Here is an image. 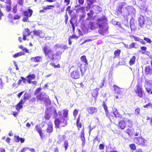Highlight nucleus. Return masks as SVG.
<instances>
[{"label": "nucleus", "instance_id": "obj_1", "mask_svg": "<svg viewBox=\"0 0 152 152\" xmlns=\"http://www.w3.org/2000/svg\"><path fill=\"white\" fill-rule=\"evenodd\" d=\"M62 113L61 111H59L57 113L55 110L56 119L54 120V124L56 128H59L60 127H64L67 124V121L65 118L68 116V110H63Z\"/></svg>", "mask_w": 152, "mask_h": 152}, {"label": "nucleus", "instance_id": "obj_2", "mask_svg": "<svg viewBox=\"0 0 152 152\" xmlns=\"http://www.w3.org/2000/svg\"><path fill=\"white\" fill-rule=\"evenodd\" d=\"M48 46L49 45H47V44H46L42 48L46 59L51 61L58 58L60 59L61 52H57L55 53L52 49L49 48Z\"/></svg>", "mask_w": 152, "mask_h": 152}, {"label": "nucleus", "instance_id": "obj_3", "mask_svg": "<svg viewBox=\"0 0 152 152\" xmlns=\"http://www.w3.org/2000/svg\"><path fill=\"white\" fill-rule=\"evenodd\" d=\"M134 92L136 95L140 98H142L145 95L143 90L142 84L138 82L136 85Z\"/></svg>", "mask_w": 152, "mask_h": 152}, {"label": "nucleus", "instance_id": "obj_4", "mask_svg": "<svg viewBox=\"0 0 152 152\" xmlns=\"http://www.w3.org/2000/svg\"><path fill=\"white\" fill-rule=\"evenodd\" d=\"M37 101H43L44 103L47 105L50 102L48 97L44 92L40 93L36 96Z\"/></svg>", "mask_w": 152, "mask_h": 152}, {"label": "nucleus", "instance_id": "obj_5", "mask_svg": "<svg viewBox=\"0 0 152 152\" xmlns=\"http://www.w3.org/2000/svg\"><path fill=\"white\" fill-rule=\"evenodd\" d=\"M106 115L107 117L109 118L110 121L112 123H115L117 121V118H118L119 119L122 118L121 115L119 114L117 115L113 113H111V114L109 113L107 115Z\"/></svg>", "mask_w": 152, "mask_h": 152}, {"label": "nucleus", "instance_id": "obj_6", "mask_svg": "<svg viewBox=\"0 0 152 152\" xmlns=\"http://www.w3.org/2000/svg\"><path fill=\"white\" fill-rule=\"evenodd\" d=\"M135 142L138 145L144 146L146 145L147 140L142 136L135 137L134 138Z\"/></svg>", "mask_w": 152, "mask_h": 152}, {"label": "nucleus", "instance_id": "obj_7", "mask_svg": "<svg viewBox=\"0 0 152 152\" xmlns=\"http://www.w3.org/2000/svg\"><path fill=\"white\" fill-rule=\"evenodd\" d=\"M33 12V10L30 9H28L27 10L24 11L23 14L24 17L22 19V21L24 22L28 21V18L31 16Z\"/></svg>", "mask_w": 152, "mask_h": 152}, {"label": "nucleus", "instance_id": "obj_8", "mask_svg": "<svg viewBox=\"0 0 152 152\" xmlns=\"http://www.w3.org/2000/svg\"><path fill=\"white\" fill-rule=\"evenodd\" d=\"M31 32L28 28H26L24 29L23 31V38H22L21 37H19V40L20 42H21L22 41V40L25 41L26 40V37H28L31 33Z\"/></svg>", "mask_w": 152, "mask_h": 152}, {"label": "nucleus", "instance_id": "obj_9", "mask_svg": "<svg viewBox=\"0 0 152 152\" xmlns=\"http://www.w3.org/2000/svg\"><path fill=\"white\" fill-rule=\"evenodd\" d=\"M79 67H78L77 69H75L72 72L70 73L71 77L74 79H77L79 78L80 76V72L78 70Z\"/></svg>", "mask_w": 152, "mask_h": 152}, {"label": "nucleus", "instance_id": "obj_10", "mask_svg": "<svg viewBox=\"0 0 152 152\" xmlns=\"http://www.w3.org/2000/svg\"><path fill=\"white\" fill-rule=\"evenodd\" d=\"M55 7V6L53 5H49L46 6H44L42 7L43 9L40 10V13H44L47 10H52Z\"/></svg>", "mask_w": 152, "mask_h": 152}, {"label": "nucleus", "instance_id": "obj_11", "mask_svg": "<svg viewBox=\"0 0 152 152\" xmlns=\"http://www.w3.org/2000/svg\"><path fill=\"white\" fill-rule=\"evenodd\" d=\"M12 0H6L5 2V8L6 11L7 12H9L12 9Z\"/></svg>", "mask_w": 152, "mask_h": 152}, {"label": "nucleus", "instance_id": "obj_12", "mask_svg": "<svg viewBox=\"0 0 152 152\" xmlns=\"http://www.w3.org/2000/svg\"><path fill=\"white\" fill-rule=\"evenodd\" d=\"M125 4L124 2H121L119 3L117 7L116 12L117 15L121 14L122 13V9L123 8Z\"/></svg>", "mask_w": 152, "mask_h": 152}, {"label": "nucleus", "instance_id": "obj_13", "mask_svg": "<svg viewBox=\"0 0 152 152\" xmlns=\"http://www.w3.org/2000/svg\"><path fill=\"white\" fill-rule=\"evenodd\" d=\"M33 34L34 36L38 37L40 38H43L45 36L44 33L41 30H34Z\"/></svg>", "mask_w": 152, "mask_h": 152}, {"label": "nucleus", "instance_id": "obj_14", "mask_svg": "<svg viewBox=\"0 0 152 152\" xmlns=\"http://www.w3.org/2000/svg\"><path fill=\"white\" fill-rule=\"evenodd\" d=\"M80 138L82 141V147H84L86 143V139L85 137L84 133V128L83 127L80 133Z\"/></svg>", "mask_w": 152, "mask_h": 152}, {"label": "nucleus", "instance_id": "obj_15", "mask_svg": "<svg viewBox=\"0 0 152 152\" xmlns=\"http://www.w3.org/2000/svg\"><path fill=\"white\" fill-rule=\"evenodd\" d=\"M31 97V95L27 92H25L22 97L20 101L24 104L27 100H29Z\"/></svg>", "mask_w": 152, "mask_h": 152}, {"label": "nucleus", "instance_id": "obj_16", "mask_svg": "<svg viewBox=\"0 0 152 152\" xmlns=\"http://www.w3.org/2000/svg\"><path fill=\"white\" fill-rule=\"evenodd\" d=\"M36 131L38 133L41 139L44 136V134L42 132V128L39 125H36L35 126Z\"/></svg>", "mask_w": 152, "mask_h": 152}, {"label": "nucleus", "instance_id": "obj_17", "mask_svg": "<svg viewBox=\"0 0 152 152\" xmlns=\"http://www.w3.org/2000/svg\"><path fill=\"white\" fill-rule=\"evenodd\" d=\"M117 126L118 129L121 130H124L126 127V124L124 121L121 120L119 121Z\"/></svg>", "mask_w": 152, "mask_h": 152}, {"label": "nucleus", "instance_id": "obj_18", "mask_svg": "<svg viewBox=\"0 0 152 152\" xmlns=\"http://www.w3.org/2000/svg\"><path fill=\"white\" fill-rule=\"evenodd\" d=\"M49 124L48 125V127L46 129V132L49 135L53 131V123L51 121H50Z\"/></svg>", "mask_w": 152, "mask_h": 152}, {"label": "nucleus", "instance_id": "obj_19", "mask_svg": "<svg viewBox=\"0 0 152 152\" xmlns=\"http://www.w3.org/2000/svg\"><path fill=\"white\" fill-rule=\"evenodd\" d=\"M139 25L141 27H142L145 25V19L144 17L140 15L138 19Z\"/></svg>", "mask_w": 152, "mask_h": 152}, {"label": "nucleus", "instance_id": "obj_20", "mask_svg": "<svg viewBox=\"0 0 152 152\" xmlns=\"http://www.w3.org/2000/svg\"><path fill=\"white\" fill-rule=\"evenodd\" d=\"M42 57L40 56H37L34 57H32L31 58V62L35 63H39L42 61Z\"/></svg>", "mask_w": 152, "mask_h": 152}, {"label": "nucleus", "instance_id": "obj_21", "mask_svg": "<svg viewBox=\"0 0 152 152\" xmlns=\"http://www.w3.org/2000/svg\"><path fill=\"white\" fill-rule=\"evenodd\" d=\"M99 88H96L93 89L91 92V95L92 97L94 98L95 101L97 100V97L99 94L98 93Z\"/></svg>", "mask_w": 152, "mask_h": 152}, {"label": "nucleus", "instance_id": "obj_22", "mask_svg": "<svg viewBox=\"0 0 152 152\" xmlns=\"http://www.w3.org/2000/svg\"><path fill=\"white\" fill-rule=\"evenodd\" d=\"M87 111L90 114H93L97 112V109L95 107H91L87 109Z\"/></svg>", "mask_w": 152, "mask_h": 152}, {"label": "nucleus", "instance_id": "obj_23", "mask_svg": "<svg viewBox=\"0 0 152 152\" xmlns=\"http://www.w3.org/2000/svg\"><path fill=\"white\" fill-rule=\"evenodd\" d=\"M36 77V75L34 74L28 75L26 76V78L27 79V80L28 83L29 84L31 83V80H34Z\"/></svg>", "mask_w": 152, "mask_h": 152}, {"label": "nucleus", "instance_id": "obj_24", "mask_svg": "<svg viewBox=\"0 0 152 152\" xmlns=\"http://www.w3.org/2000/svg\"><path fill=\"white\" fill-rule=\"evenodd\" d=\"M14 140L16 142L20 141L21 143H23L25 142V140L24 138L20 137L18 135H15L14 137Z\"/></svg>", "mask_w": 152, "mask_h": 152}, {"label": "nucleus", "instance_id": "obj_25", "mask_svg": "<svg viewBox=\"0 0 152 152\" xmlns=\"http://www.w3.org/2000/svg\"><path fill=\"white\" fill-rule=\"evenodd\" d=\"M80 115H79L76 121V125L78 131L80 130V129L81 128L82 126V123L80 122Z\"/></svg>", "mask_w": 152, "mask_h": 152}, {"label": "nucleus", "instance_id": "obj_26", "mask_svg": "<svg viewBox=\"0 0 152 152\" xmlns=\"http://www.w3.org/2000/svg\"><path fill=\"white\" fill-rule=\"evenodd\" d=\"M145 75H151L152 74V69L150 66H147L145 67Z\"/></svg>", "mask_w": 152, "mask_h": 152}, {"label": "nucleus", "instance_id": "obj_27", "mask_svg": "<svg viewBox=\"0 0 152 152\" xmlns=\"http://www.w3.org/2000/svg\"><path fill=\"white\" fill-rule=\"evenodd\" d=\"M126 133L130 137H131L134 134V130L133 129L128 128L126 131Z\"/></svg>", "mask_w": 152, "mask_h": 152}, {"label": "nucleus", "instance_id": "obj_28", "mask_svg": "<svg viewBox=\"0 0 152 152\" xmlns=\"http://www.w3.org/2000/svg\"><path fill=\"white\" fill-rule=\"evenodd\" d=\"M145 85L146 86L145 87V89L148 93H149L151 90V87L152 86V83H149L148 81H146Z\"/></svg>", "mask_w": 152, "mask_h": 152}, {"label": "nucleus", "instance_id": "obj_29", "mask_svg": "<svg viewBox=\"0 0 152 152\" xmlns=\"http://www.w3.org/2000/svg\"><path fill=\"white\" fill-rule=\"evenodd\" d=\"M94 12L92 10H90L89 13H87L88 17L87 20H91L93 18Z\"/></svg>", "mask_w": 152, "mask_h": 152}, {"label": "nucleus", "instance_id": "obj_30", "mask_svg": "<svg viewBox=\"0 0 152 152\" xmlns=\"http://www.w3.org/2000/svg\"><path fill=\"white\" fill-rule=\"evenodd\" d=\"M132 37L134 39L135 41L140 42L142 44L145 45V43L142 39H140L139 37L133 35L132 36Z\"/></svg>", "mask_w": 152, "mask_h": 152}, {"label": "nucleus", "instance_id": "obj_31", "mask_svg": "<svg viewBox=\"0 0 152 152\" xmlns=\"http://www.w3.org/2000/svg\"><path fill=\"white\" fill-rule=\"evenodd\" d=\"M23 104L24 103L20 101L19 103L16 105V110L19 112L20 109L23 107Z\"/></svg>", "mask_w": 152, "mask_h": 152}, {"label": "nucleus", "instance_id": "obj_32", "mask_svg": "<svg viewBox=\"0 0 152 152\" xmlns=\"http://www.w3.org/2000/svg\"><path fill=\"white\" fill-rule=\"evenodd\" d=\"M136 57L135 56H133L131 58L129 62L130 65H132L135 64L136 61Z\"/></svg>", "mask_w": 152, "mask_h": 152}, {"label": "nucleus", "instance_id": "obj_33", "mask_svg": "<svg viewBox=\"0 0 152 152\" xmlns=\"http://www.w3.org/2000/svg\"><path fill=\"white\" fill-rule=\"evenodd\" d=\"M80 60L82 62L85 63V66L88 64L87 60L85 56L83 55L80 58Z\"/></svg>", "mask_w": 152, "mask_h": 152}, {"label": "nucleus", "instance_id": "obj_34", "mask_svg": "<svg viewBox=\"0 0 152 152\" xmlns=\"http://www.w3.org/2000/svg\"><path fill=\"white\" fill-rule=\"evenodd\" d=\"M88 26L92 30L94 29L95 28L94 23L93 22H90L88 24Z\"/></svg>", "mask_w": 152, "mask_h": 152}, {"label": "nucleus", "instance_id": "obj_35", "mask_svg": "<svg viewBox=\"0 0 152 152\" xmlns=\"http://www.w3.org/2000/svg\"><path fill=\"white\" fill-rule=\"evenodd\" d=\"M107 31L106 29H104L103 28H101L98 30V32L102 35H104L106 34Z\"/></svg>", "mask_w": 152, "mask_h": 152}, {"label": "nucleus", "instance_id": "obj_36", "mask_svg": "<svg viewBox=\"0 0 152 152\" xmlns=\"http://www.w3.org/2000/svg\"><path fill=\"white\" fill-rule=\"evenodd\" d=\"M128 10L129 13H134L135 12V10L134 7L132 6L128 7Z\"/></svg>", "mask_w": 152, "mask_h": 152}, {"label": "nucleus", "instance_id": "obj_37", "mask_svg": "<svg viewBox=\"0 0 152 152\" xmlns=\"http://www.w3.org/2000/svg\"><path fill=\"white\" fill-rule=\"evenodd\" d=\"M75 19V18L74 17H72L70 20V23L71 24L72 26V31L73 33L74 32L75 29V27L74 25V23H73V21Z\"/></svg>", "mask_w": 152, "mask_h": 152}, {"label": "nucleus", "instance_id": "obj_38", "mask_svg": "<svg viewBox=\"0 0 152 152\" xmlns=\"http://www.w3.org/2000/svg\"><path fill=\"white\" fill-rule=\"evenodd\" d=\"M25 54V53L24 52L21 51L15 53L13 55V57L14 58H16L21 56L24 55Z\"/></svg>", "mask_w": 152, "mask_h": 152}, {"label": "nucleus", "instance_id": "obj_39", "mask_svg": "<svg viewBox=\"0 0 152 152\" xmlns=\"http://www.w3.org/2000/svg\"><path fill=\"white\" fill-rule=\"evenodd\" d=\"M121 52V50L120 49H117L114 52V57H118L120 56Z\"/></svg>", "mask_w": 152, "mask_h": 152}, {"label": "nucleus", "instance_id": "obj_40", "mask_svg": "<svg viewBox=\"0 0 152 152\" xmlns=\"http://www.w3.org/2000/svg\"><path fill=\"white\" fill-rule=\"evenodd\" d=\"M102 106L104 108V109L105 110V113L106 114V115H107L108 113H109L108 111V109H107V107L106 105L105 102L104 101L103 102V104H102Z\"/></svg>", "mask_w": 152, "mask_h": 152}, {"label": "nucleus", "instance_id": "obj_41", "mask_svg": "<svg viewBox=\"0 0 152 152\" xmlns=\"http://www.w3.org/2000/svg\"><path fill=\"white\" fill-rule=\"evenodd\" d=\"M126 126L127 127L129 128H132L133 126L132 122L131 120H128L126 121Z\"/></svg>", "mask_w": 152, "mask_h": 152}, {"label": "nucleus", "instance_id": "obj_42", "mask_svg": "<svg viewBox=\"0 0 152 152\" xmlns=\"http://www.w3.org/2000/svg\"><path fill=\"white\" fill-rule=\"evenodd\" d=\"M51 116V114L50 113L47 112H45L44 118L46 120H49Z\"/></svg>", "mask_w": 152, "mask_h": 152}, {"label": "nucleus", "instance_id": "obj_43", "mask_svg": "<svg viewBox=\"0 0 152 152\" xmlns=\"http://www.w3.org/2000/svg\"><path fill=\"white\" fill-rule=\"evenodd\" d=\"M50 64L55 68H60L61 67V66L59 64H58L57 65H56L54 62H51L50 63Z\"/></svg>", "mask_w": 152, "mask_h": 152}, {"label": "nucleus", "instance_id": "obj_44", "mask_svg": "<svg viewBox=\"0 0 152 152\" xmlns=\"http://www.w3.org/2000/svg\"><path fill=\"white\" fill-rule=\"evenodd\" d=\"M87 1L89 2V3L88 4V6L89 7L88 10H86L87 11H88L90 7L92 5L93 3L96 2V0H86Z\"/></svg>", "mask_w": 152, "mask_h": 152}, {"label": "nucleus", "instance_id": "obj_45", "mask_svg": "<svg viewBox=\"0 0 152 152\" xmlns=\"http://www.w3.org/2000/svg\"><path fill=\"white\" fill-rule=\"evenodd\" d=\"M19 48L21 49L23 51L27 53H29V52L28 49L24 47L22 45H21L19 46Z\"/></svg>", "mask_w": 152, "mask_h": 152}, {"label": "nucleus", "instance_id": "obj_46", "mask_svg": "<svg viewBox=\"0 0 152 152\" xmlns=\"http://www.w3.org/2000/svg\"><path fill=\"white\" fill-rule=\"evenodd\" d=\"M66 137L65 135H60L58 136L59 141L60 142H62L64 140Z\"/></svg>", "mask_w": 152, "mask_h": 152}, {"label": "nucleus", "instance_id": "obj_47", "mask_svg": "<svg viewBox=\"0 0 152 152\" xmlns=\"http://www.w3.org/2000/svg\"><path fill=\"white\" fill-rule=\"evenodd\" d=\"M63 145L65 148V150L66 151L69 146V143L67 140H66L64 142Z\"/></svg>", "mask_w": 152, "mask_h": 152}, {"label": "nucleus", "instance_id": "obj_48", "mask_svg": "<svg viewBox=\"0 0 152 152\" xmlns=\"http://www.w3.org/2000/svg\"><path fill=\"white\" fill-rule=\"evenodd\" d=\"M129 147L130 148L131 150L135 151L136 149V147L134 144H131L129 145Z\"/></svg>", "mask_w": 152, "mask_h": 152}, {"label": "nucleus", "instance_id": "obj_49", "mask_svg": "<svg viewBox=\"0 0 152 152\" xmlns=\"http://www.w3.org/2000/svg\"><path fill=\"white\" fill-rule=\"evenodd\" d=\"M136 44V43L132 42L131 44L129 45V47H128V48L129 49H130L133 48H136L135 47V44Z\"/></svg>", "mask_w": 152, "mask_h": 152}, {"label": "nucleus", "instance_id": "obj_50", "mask_svg": "<svg viewBox=\"0 0 152 152\" xmlns=\"http://www.w3.org/2000/svg\"><path fill=\"white\" fill-rule=\"evenodd\" d=\"M42 90V88L41 87L38 88L36 89L34 92V95H36L39 93L40 91Z\"/></svg>", "mask_w": 152, "mask_h": 152}, {"label": "nucleus", "instance_id": "obj_51", "mask_svg": "<svg viewBox=\"0 0 152 152\" xmlns=\"http://www.w3.org/2000/svg\"><path fill=\"white\" fill-rule=\"evenodd\" d=\"M113 87L114 88V90L117 93H119L118 92V90H119L120 88L118 86H117L115 85H114L113 86Z\"/></svg>", "mask_w": 152, "mask_h": 152}, {"label": "nucleus", "instance_id": "obj_52", "mask_svg": "<svg viewBox=\"0 0 152 152\" xmlns=\"http://www.w3.org/2000/svg\"><path fill=\"white\" fill-rule=\"evenodd\" d=\"M20 16L18 14H16L13 17V20H18L20 18Z\"/></svg>", "mask_w": 152, "mask_h": 152}, {"label": "nucleus", "instance_id": "obj_53", "mask_svg": "<svg viewBox=\"0 0 152 152\" xmlns=\"http://www.w3.org/2000/svg\"><path fill=\"white\" fill-rule=\"evenodd\" d=\"M17 6H14L13 8L12 12L14 13H15L17 12Z\"/></svg>", "mask_w": 152, "mask_h": 152}, {"label": "nucleus", "instance_id": "obj_54", "mask_svg": "<svg viewBox=\"0 0 152 152\" xmlns=\"http://www.w3.org/2000/svg\"><path fill=\"white\" fill-rule=\"evenodd\" d=\"M78 113V110L77 109H75L73 112V115L74 116L76 117Z\"/></svg>", "mask_w": 152, "mask_h": 152}, {"label": "nucleus", "instance_id": "obj_55", "mask_svg": "<svg viewBox=\"0 0 152 152\" xmlns=\"http://www.w3.org/2000/svg\"><path fill=\"white\" fill-rule=\"evenodd\" d=\"M140 109L139 108H136L135 110V113L136 115H138L140 114Z\"/></svg>", "mask_w": 152, "mask_h": 152}, {"label": "nucleus", "instance_id": "obj_56", "mask_svg": "<svg viewBox=\"0 0 152 152\" xmlns=\"http://www.w3.org/2000/svg\"><path fill=\"white\" fill-rule=\"evenodd\" d=\"M144 39L148 43H151L152 42V41L149 38L144 37Z\"/></svg>", "mask_w": 152, "mask_h": 152}, {"label": "nucleus", "instance_id": "obj_57", "mask_svg": "<svg viewBox=\"0 0 152 152\" xmlns=\"http://www.w3.org/2000/svg\"><path fill=\"white\" fill-rule=\"evenodd\" d=\"M104 148V146L103 144H100L99 146V148L100 150H103Z\"/></svg>", "mask_w": 152, "mask_h": 152}, {"label": "nucleus", "instance_id": "obj_58", "mask_svg": "<svg viewBox=\"0 0 152 152\" xmlns=\"http://www.w3.org/2000/svg\"><path fill=\"white\" fill-rule=\"evenodd\" d=\"M86 16L85 15H80L79 18V21H83V19L85 18Z\"/></svg>", "mask_w": 152, "mask_h": 152}, {"label": "nucleus", "instance_id": "obj_59", "mask_svg": "<svg viewBox=\"0 0 152 152\" xmlns=\"http://www.w3.org/2000/svg\"><path fill=\"white\" fill-rule=\"evenodd\" d=\"M148 106L152 107V104L150 103H149L145 105H144L143 107L144 108H148Z\"/></svg>", "mask_w": 152, "mask_h": 152}, {"label": "nucleus", "instance_id": "obj_60", "mask_svg": "<svg viewBox=\"0 0 152 152\" xmlns=\"http://www.w3.org/2000/svg\"><path fill=\"white\" fill-rule=\"evenodd\" d=\"M79 37H77L74 34H73L72 36H70L69 38L70 39H76L78 38Z\"/></svg>", "mask_w": 152, "mask_h": 152}, {"label": "nucleus", "instance_id": "obj_61", "mask_svg": "<svg viewBox=\"0 0 152 152\" xmlns=\"http://www.w3.org/2000/svg\"><path fill=\"white\" fill-rule=\"evenodd\" d=\"M36 101V98L35 97H33L31 99L30 102L31 103H35Z\"/></svg>", "mask_w": 152, "mask_h": 152}, {"label": "nucleus", "instance_id": "obj_62", "mask_svg": "<svg viewBox=\"0 0 152 152\" xmlns=\"http://www.w3.org/2000/svg\"><path fill=\"white\" fill-rule=\"evenodd\" d=\"M8 18L9 19L12 20H13V16L11 13H9L8 15Z\"/></svg>", "mask_w": 152, "mask_h": 152}, {"label": "nucleus", "instance_id": "obj_63", "mask_svg": "<svg viewBox=\"0 0 152 152\" xmlns=\"http://www.w3.org/2000/svg\"><path fill=\"white\" fill-rule=\"evenodd\" d=\"M24 91H22L19 93L17 95V96L19 98H20L21 97V96L22 95L23 93L24 92Z\"/></svg>", "mask_w": 152, "mask_h": 152}, {"label": "nucleus", "instance_id": "obj_64", "mask_svg": "<svg viewBox=\"0 0 152 152\" xmlns=\"http://www.w3.org/2000/svg\"><path fill=\"white\" fill-rule=\"evenodd\" d=\"M23 0H18V3L19 5L23 6Z\"/></svg>", "mask_w": 152, "mask_h": 152}]
</instances>
